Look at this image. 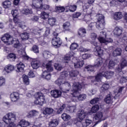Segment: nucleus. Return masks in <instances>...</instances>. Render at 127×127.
<instances>
[{"label":"nucleus","instance_id":"nucleus-1","mask_svg":"<svg viewBox=\"0 0 127 127\" xmlns=\"http://www.w3.org/2000/svg\"><path fill=\"white\" fill-rule=\"evenodd\" d=\"M81 89H82V85L79 82H74L72 86V93H71V95L73 97H75V98H77L78 100L79 101H84L86 98H87V95L85 94L79 95V91H81Z\"/></svg>","mask_w":127,"mask_h":127},{"label":"nucleus","instance_id":"nucleus-2","mask_svg":"<svg viewBox=\"0 0 127 127\" xmlns=\"http://www.w3.org/2000/svg\"><path fill=\"white\" fill-rule=\"evenodd\" d=\"M114 72L112 71H107L105 67H102L100 70V73L95 76V81L99 82L102 77H105L106 79H111L114 76Z\"/></svg>","mask_w":127,"mask_h":127},{"label":"nucleus","instance_id":"nucleus-3","mask_svg":"<svg viewBox=\"0 0 127 127\" xmlns=\"http://www.w3.org/2000/svg\"><path fill=\"white\" fill-rule=\"evenodd\" d=\"M97 22H96V27L98 29H104L105 28V16L102 14H98L96 15Z\"/></svg>","mask_w":127,"mask_h":127},{"label":"nucleus","instance_id":"nucleus-4","mask_svg":"<svg viewBox=\"0 0 127 127\" xmlns=\"http://www.w3.org/2000/svg\"><path fill=\"white\" fill-rule=\"evenodd\" d=\"M35 101L34 103L36 105H39L40 106H43V104L45 103V99L44 98V95L41 92H38L35 94Z\"/></svg>","mask_w":127,"mask_h":127},{"label":"nucleus","instance_id":"nucleus-5","mask_svg":"<svg viewBox=\"0 0 127 127\" xmlns=\"http://www.w3.org/2000/svg\"><path fill=\"white\" fill-rule=\"evenodd\" d=\"M78 118L76 119H73L74 122V124H82V122L83 120L86 118V116H87V114H86L85 112L83 110H80L78 111L77 114Z\"/></svg>","mask_w":127,"mask_h":127},{"label":"nucleus","instance_id":"nucleus-6","mask_svg":"<svg viewBox=\"0 0 127 127\" xmlns=\"http://www.w3.org/2000/svg\"><path fill=\"white\" fill-rule=\"evenodd\" d=\"M92 44L94 45L95 47L94 48V52L95 53V55L96 56H99V57H101L103 54H104V51L102 50L101 46L97 43L96 42H92Z\"/></svg>","mask_w":127,"mask_h":127},{"label":"nucleus","instance_id":"nucleus-7","mask_svg":"<svg viewBox=\"0 0 127 127\" xmlns=\"http://www.w3.org/2000/svg\"><path fill=\"white\" fill-rule=\"evenodd\" d=\"M52 44L56 47H60L61 44H62V41L59 37H54L52 40Z\"/></svg>","mask_w":127,"mask_h":127},{"label":"nucleus","instance_id":"nucleus-8","mask_svg":"<svg viewBox=\"0 0 127 127\" xmlns=\"http://www.w3.org/2000/svg\"><path fill=\"white\" fill-rule=\"evenodd\" d=\"M1 40L4 43H7L9 45L11 44V40H12V37L8 34H4L1 38Z\"/></svg>","mask_w":127,"mask_h":127},{"label":"nucleus","instance_id":"nucleus-9","mask_svg":"<svg viewBox=\"0 0 127 127\" xmlns=\"http://www.w3.org/2000/svg\"><path fill=\"white\" fill-rule=\"evenodd\" d=\"M104 116V115L103 114V113L101 112H99L97 113L95 116V120H97L98 121L97 122H96L95 125L93 126V127H95L96 125H98V123H100L101 121H104L105 119L103 118V117Z\"/></svg>","mask_w":127,"mask_h":127},{"label":"nucleus","instance_id":"nucleus-10","mask_svg":"<svg viewBox=\"0 0 127 127\" xmlns=\"http://www.w3.org/2000/svg\"><path fill=\"white\" fill-rule=\"evenodd\" d=\"M13 20L16 25H18L19 27H20L22 29L25 27V25H22L23 22L18 18V17H14Z\"/></svg>","mask_w":127,"mask_h":127},{"label":"nucleus","instance_id":"nucleus-11","mask_svg":"<svg viewBox=\"0 0 127 127\" xmlns=\"http://www.w3.org/2000/svg\"><path fill=\"white\" fill-rule=\"evenodd\" d=\"M10 98L12 102H16L19 100V93L18 92H13L10 95Z\"/></svg>","mask_w":127,"mask_h":127},{"label":"nucleus","instance_id":"nucleus-12","mask_svg":"<svg viewBox=\"0 0 127 127\" xmlns=\"http://www.w3.org/2000/svg\"><path fill=\"white\" fill-rule=\"evenodd\" d=\"M51 95L52 97H53L54 98H59L60 97H61L62 92L59 90L56 89L51 91Z\"/></svg>","mask_w":127,"mask_h":127},{"label":"nucleus","instance_id":"nucleus-13","mask_svg":"<svg viewBox=\"0 0 127 127\" xmlns=\"http://www.w3.org/2000/svg\"><path fill=\"white\" fill-rule=\"evenodd\" d=\"M119 63V60L117 59H115L114 60H111L108 64V67L109 69H112L115 65H117Z\"/></svg>","mask_w":127,"mask_h":127},{"label":"nucleus","instance_id":"nucleus-14","mask_svg":"<svg viewBox=\"0 0 127 127\" xmlns=\"http://www.w3.org/2000/svg\"><path fill=\"white\" fill-rule=\"evenodd\" d=\"M8 117L9 119V121L10 122V125L11 126V125H13V122L16 120V116H15V115H14L13 113H8L7 114Z\"/></svg>","mask_w":127,"mask_h":127},{"label":"nucleus","instance_id":"nucleus-15","mask_svg":"<svg viewBox=\"0 0 127 127\" xmlns=\"http://www.w3.org/2000/svg\"><path fill=\"white\" fill-rule=\"evenodd\" d=\"M122 49L121 48H117L113 51L112 55L114 57H118V56L122 55Z\"/></svg>","mask_w":127,"mask_h":127},{"label":"nucleus","instance_id":"nucleus-16","mask_svg":"<svg viewBox=\"0 0 127 127\" xmlns=\"http://www.w3.org/2000/svg\"><path fill=\"white\" fill-rule=\"evenodd\" d=\"M86 33L87 31H86V29H85V28H80L78 30V35H79L80 37H85Z\"/></svg>","mask_w":127,"mask_h":127},{"label":"nucleus","instance_id":"nucleus-17","mask_svg":"<svg viewBox=\"0 0 127 127\" xmlns=\"http://www.w3.org/2000/svg\"><path fill=\"white\" fill-rule=\"evenodd\" d=\"M127 60L126 59H122L121 60V68L120 69L119 68L118 69V71H119L120 74H122L123 72H122V69H123V68H125V67H127Z\"/></svg>","mask_w":127,"mask_h":127},{"label":"nucleus","instance_id":"nucleus-18","mask_svg":"<svg viewBox=\"0 0 127 127\" xmlns=\"http://www.w3.org/2000/svg\"><path fill=\"white\" fill-rule=\"evenodd\" d=\"M98 39L99 41H100V43H105V44H108V43H113V39L112 38H108L107 39V40H106L103 37H99Z\"/></svg>","mask_w":127,"mask_h":127},{"label":"nucleus","instance_id":"nucleus-19","mask_svg":"<svg viewBox=\"0 0 127 127\" xmlns=\"http://www.w3.org/2000/svg\"><path fill=\"white\" fill-rule=\"evenodd\" d=\"M52 61H49L46 64H43V66L46 68L48 72H52V71H53V67H52Z\"/></svg>","mask_w":127,"mask_h":127},{"label":"nucleus","instance_id":"nucleus-20","mask_svg":"<svg viewBox=\"0 0 127 127\" xmlns=\"http://www.w3.org/2000/svg\"><path fill=\"white\" fill-rule=\"evenodd\" d=\"M122 33H123V28L119 27H115V30L114 31V35H116V36H120L122 35Z\"/></svg>","mask_w":127,"mask_h":127},{"label":"nucleus","instance_id":"nucleus-21","mask_svg":"<svg viewBox=\"0 0 127 127\" xmlns=\"http://www.w3.org/2000/svg\"><path fill=\"white\" fill-rule=\"evenodd\" d=\"M31 66L33 69H38L39 68L40 63L39 61H37L36 59H34L31 62Z\"/></svg>","mask_w":127,"mask_h":127},{"label":"nucleus","instance_id":"nucleus-22","mask_svg":"<svg viewBox=\"0 0 127 127\" xmlns=\"http://www.w3.org/2000/svg\"><path fill=\"white\" fill-rule=\"evenodd\" d=\"M113 96H112L111 93L108 94L104 99V101L106 104H111L113 103Z\"/></svg>","mask_w":127,"mask_h":127},{"label":"nucleus","instance_id":"nucleus-23","mask_svg":"<svg viewBox=\"0 0 127 127\" xmlns=\"http://www.w3.org/2000/svg\"><path fill=\"white\" fill-rule=\"evenodd\" d=\"M102 65L103 59L99 58L95 61L94 66L96 68H99V67H101Z\"/></svg>","mask_w":127,"mask_h":127},{"label":"nucleus","instance_id":"nucleus-24","mask_svg":"<svg viewBox=\"0 0 127 127\" xmlns=\"http://www.w3.org/2000/svg\"><path fill=\"white\" fill-rule=\"evenodd\" d=\"M11 44H9V45H10L11 44H14V47L15 48H17L20 46V44L19 43V41L16 39H13L12 38V40H11L10 41Z\"/></svg>","mask_w":127,"mask_h":127},{"label":"nucleus","instance_id":"nucleus-25","mask_svg":"<svg viewBox=\"0 0 127 127\" xmlns=\"http://www.w3.org/2000/svg\"><path fill=\"white\" fill-rule=\"evenodd\" d=\"M24 64L21 62L19 63V64H17V72H23L24 70Z\"/></svg>","mask_w":127,"mask_h":127},{"label":"nucleus","instance_id":"nucleus-26","mask_svg":"<svg viewBox=\"0 0 127 127\" xmlns=\"http://www.w3.org/2000/svg\"><path fill=\"white\" fill-rule=\"evenodd\" d=\"M123 18V13L121 12H115L114 14V19L115 20H120Z\"/></svg>","mask_w":127,"mask_h":127},{"label":"nucleus","instance_id":"nucleus-27","mask_svg":"<svg viewBox=\"0 0 127 127\" xmlns=\"http://www.w3.org/2000/svg\"><path fill=\"white\" fill-rule=\"evenodd\" d=\"M59 122L57 119L50 121L49 123V127H56L58 126Z\"/></svg>","mask_w":127,"mask_h":127},{"label":"nucleus","instance_id":"nucleus-28","mask_svg":"<svg viewBox=\"0 0 127 127\" xmlns=\"http://www.w3.org/2000/svg\"><path fill=\"white\" fill-rule=\"evenodd\" d=\"M63 89L65 92H69L70 89H71V85L68 82L65 81L64 84L63 85Z\"/></svg>","mask_w":127,"mask_h":127},{"label":"nucleus","instance_id":"nucleus-29","mask_svg":"<svg viewBox=\"0 0 127 127\" xmlns=\"http://www.w3.org/2000/svg\"><path fill=\"white\" fill-rule=\"evenodd\" d=\"M54 110L52 108H46L43 111L44 115H52Z\"/></svg>","mask_w":127,"mask_h":127},{"label":"nucleus","instance_id":"nucleus-30","mask_svg":"<svg viewBox=\"0 0 127 127\" xmlns=\"http://www.w3.org/2000/svg\"><path fill=\"white\" fill-rule=\"evenodd\" d=\"M42 77L48 81L51 79V74L48 73L47 71L45 70L42 73Z\"/></svg>","mask_w":127,"mask_h":127},{"label":"nucleus","instance_id":"nucleus-31","mask_svg":"<svg viewBox=\"0 0 127 127\" xmlns=\"http://www.w3.org/2000/svg\"><path fill=\"white\" fill-rule=\"evenodd\" d=\"M65 9H68L70 12H74L77 9V5H69L65 6Z\"/></svg>","mask_w":127,"mask_h":127},{"label":"nucleus","instance_id":"nucleus-32","mask_svg":"<svg viewBox=\"0 0 127 127\" xmlns=\"http://www.w3.org/2000/svg\"><path fill=\"white\" fill-rule=\"evenodd\" d=\"M14 70V66L11 64H8L5 67V71L7 73H10V72L13 71Z\"/></svg>","mask_w":127,"mask_h":127},{"label":"nucleus","instance_id":"nucleus-33","mask_svg":"<svg viewBox=\"0 0 127 127\" xmlns=\"http://www.w3.org/2000/svg\"><path fill=\"white\" fill-rule=\"evenodd\" d=\"M84 61H79L77 63H74L73 65L75 68H81V67H83V65H84Z\"/></svg>","mask_w":127,"mask_h":127},{"label":"nucleus","instance_id":"nucleus-34","mask_svg":"<svg viewBox=\"0 0 127 127\" xmlns=\"http://www.w3.org/2000/svg\"><path fill=\"white\" fill-rule=\"evenodd\" d=\"M11 5V2L8 0H6L2 2V6L4 8H9Z\"/></svg>","mask_w":127,"mask_h":127},{"label":"nucleus","instance_id":"nucleus-35","mask_svg":"<svg viewBox=\"0 0 127 127\" xmlns=\"http://www.w3.org/2000/svg\"><path fill=\"white\" fill-rule=\"evenodd\" d=\"M65 80H63L62 78H60V77H59L55 81V83L58 85V86H61V85H64L65 83Z\"/></svg>","mask_w":127,"mask_h":127},{"label":"nucleus","instance_id":"nucleus-36","mask_svg":"<svg viewBox=\"0 0 127 127\" xmlns=\"http://www.w3.org/2000/svg\"><path fill=\"white\" fill-rule=\"evenodd\" d=\"M30 125L29 122L25 121V120H22L19 123V126L21 127H27Z\"/></svg>","mask_w":127,"mask_h":127},{"label":"nucleus","instance_id":"nucleus-37","mask_svg":"<svg viewBox=\"0 0 127 127\" xmlns=\"http://www.w3.org/2000/svg\"><path fill=\"white\" fill-rule=\"evenodd\" d=\"M72 56H73V55H71L70 54L65 55L63 60V62L68 63V61H70L71 57Z\"/></svg>","mask_w":127,"mask_h":127},{"label":"nucleus","instance_id":"nucleus-38","mask_svg":"<svg viewBox=\"0 0 127 127\" xmlns=\"http://www.w3.org/2000/svg\"><path fill=\"white\" fill-rule=\"evenodd\" d=\"M23 82L26 85H29V78L28 76L25 74H23L22 76Z\"/></svg>","mask_w":127,"mask_h":127},{"label":"nucleus","instance_id":"nucleus-39","mask_svg":"<svg viewBox=\"0 0 127 127\" xmlns=\"http://www.w3.org/2000/svg\"><path fill=\"white\" fill-rule=\"evenodd\" d=\"M62 118L65 122H68V121L71 119V116H70V115H67L66 113H63L62 115Z\"/></svg>","mask_w":127,"mask_h":127},{"label":"nucleus","instance_id":"nucleus-40","mask_svg":"<svg viewBox=\"0 0 127 127\" xmlns=\"http://www.w3.org/2000/svg\"><path fill=\"white\" fill-rule=\"evenodd\" d=\"M110 88V85L108 83H104L101 88V92L104 93V92H106L107 90Z\"/></svg>","mask_w":127,"mask_h":127},{"label":"nucleus","instance_id":"nucleus-41","mask_svg":"<svg viewBox=\"0 0 127 127\" xmlns=\"http://www.w3.org/2000/svg\"><path fill=\"white\" fill-rule=\"evenodd\" d=\"M117 79L118 80H119V82H120V83H126V82H127V77L121 76L120 75H118Z\"/></svg>","mask_w":127,"mask_h":127},{"label":"nucleus","instance_id":"nucleus-42","mask_svg":"<svg viewBox=\"0 0 127 127\" xmlns=\"http://www.w3.org/2000/svg\"><path fill=\"white\" fill-rule=\"evenodd\" d=\"M55 22H56V19L55 18L51 17L48 19V23L51 26L55 25Z\"/></svg>","mask_w":127,"mask_h":127},{"label":"nucleus","instance_id":"nucleus-43","mask_svg":"<svg viewBox=\"0 0 127 127\" xmlns=\"http://www.w3.org/2000/svg\"><path fill=\"white\" fill-rule=\"evenodd\" d=\"M67 76H68V72L67 71H63L61 72L59 78L65 81V80H66V77H67Z\"/></svg>","mask_w":127,"mask_h":127},{"label":"nucleus","instance_id":"nucleus-44","mask_svg":"<svg viewBox=\"0 0 127 127\" xmlns=\"http://www.w3.org/2000/svg\"><path fill=\"white\" fill-rule=\"evenodd\" d=\"M20 36L22 40H27L29 38V34L27 33H23L21 34Z\"/></svg>","mask_w":127,"mask_h":127},{"label":"nucleus","instance_id":"nucleus-45","mask_svg":"<svg viewBox=\"0 0 127 127\" xmlns=\"http://www.w3.org/2000/svg\"><path fill=\"white\" fill-rule=\"evenodd\" d=\"M3 122H4L5 124H8L9 127H11L10 125V123L9 122V118H8V115L6 114L2 118Z\"/></svg>","mask_w":127,"mask_h":127},{"label":"nucleus","instance_id":"nucleus-46","mask_svg":"<svg viewBox=\"0 0 127 127\" xmlns=\"http://www.w3.org/2000/svg\"><path fill=\"white\" fill-rule=\"evenodd\" d=\"M92 121L91 120H90L89 119L85 120L84 122H83L82 125L83 127H88V126H90V125H91Z\"/></svg>","mask_w":127,"mask_h":127},{"label":"nucleus","instance_id":"nucleus-47","mask_svg":"<svg viewBox=\"0 0 127 127\" xmlns=\"http://www.w3.org/2000/svg\"><path fill=\"white\" fill-rule=\"evenodd\" d=\"M40 17L42 19H46L49 17V14L45 12V11H43L41 13Z\"/></svg>","mask_w":127,"mask_h":127},{"label":"nucleus","instance_id":"nucleus-48","mask_svg":"<svg viewBox=\"0 0 127 127\" xmlns=\"http://www.w3.org/2000/svg\"><path fill=\"white\" fill-rule=\"evenodd\" d=\"M94 67L93 65H88L85 67V71H87V72H93L94 71Z\"/></svg>","mask_w":127,"mask_h":127},{"label":"nucleus","instance_id":"nucleus-49","mask_svg":"<svg viewBox=\"0 0 127 127\" xmlns=\"http://www.w3.org/2000/svg\"><path fill=\"white\" fill-rule=\"evenodd\" d=\"M40 9H43V10H48L49 8H50V6L49 5L47 4H40Z\"/></svg>","mask_w":127,"mask_h":127},{"label":"nucleus","instance_id":"nucleus-50","mask_svg":"<svg viewBox=\"0 0 127 127\" xmlns=\"http://www.w3.org/2000/svg\"><path fill=\"white\" fill-rule=\"evenodd\" d=\"M99 107L98 105H95L92 107L91 109V112L93 114H95L96 112H98V111H99Z\"/></svg>","mask_w":127,"mask_h":127},{"label":"nucleus","instance_id":"nucleus-51","mask_svg":"<svg viewBox=\"0 0 127 127\" xmlns=\"http://www.w3.org/2000/svg\"><path fill=\"white\" fill-rule=\"evenodd\" d=\"M36 115H37V111L32 110L28 114L27 117L28 118H32V117H34Z\"/></svg>","mask_w":127,"mask_h":127},{"label":"nucleus","instance_id":"nucleus-52","mask_svg":"<svg viewBox=\"0 0 127 127\" xmlns=\"http://www.w3.org/2000/svg\"><path fill=\"white\" fill-rule=\"evenodd\" d=\"M100 101V98L99 97H95L92 99L90 103L91 104V105H95V104H97L99 103V101Z\"/></svg>","mask_w":127,"mask_h":127},{"label":"nucleus","instance_id":"nucleus-53","mask_svg":"<svg viewBox=\"0 0 127 127\" xmlns=\"http://www.w3.org/2000/svg\"><path fill=\"white\" fill-rule=\"evenodd\" d=\"M79 74V71L77 70L71 71L69 72V75L70 77H77V75Z\"/></svg>","mask_w":127,"mask_h":127},{"label":"nucleus","instance_id":"nucleus-54","mask_svg":"<svg viewBox=\"0 0 127 127\" xmlns=\"http://www.w3.org/2000/svg\"><path fill=\"white\" fill-rule=\"evenodd\" d=\"M66 108V105L65 104H63L62 106H61L60 109L58 110L57 112V114H62L63 112V110Z\"/></svg>","mask_w":127,"mask_h":127},{"label":"nucleus","instance_id":"nucleus-55","mask_svg":"<svg viewBox=\"0 0 127 127\" xmlns=\"http://www.w3.org/2000/svg\"><path fill=\"white\" fill-rule=\"evenodd\" d=\"M22 13L23 14H29V13H32V10H30L29 9H24L22 10Z\"/></svg>","mask_w":127,"mask_h":127},{"label":"nucleus","instance_id":"nucleus-56","mask_svg":"<svg viewBox=\"0 0 127 127\" xmlns=\"http://www.w3.org/2000/svg\"><path fill=\"white\" fill-rule=\"evenodd\" d=\"M63 26L64 30H69V27H70V23L69 22H66L63 24Z\"/></svg>","mask_w":127,"mask_h":127},{"label":"nucleus","instance_id":"nucleus-57","mask_svg":"<svg viewBox=\"0 0 127 127\" xmlns=\"http://www.w3.org/2000/svg\"><path fill=\"white\" fill-rule=\"evenodd\" d=\"M84 18H85V21L87 24L90 23V21H91V19H92V18H91V15H86L84 17Z\"/></svg>","mask_w":127,"mask_h":127},{"label":"nucleus","instance_id":"nucleus-58","mask_svg":"<svg viewBox=\"0 0 127 127\" xmlns=\"http://www.w3.org/2000/svg\"><path fill=\"white\" fill-rule=\"evenodd\" d=\"M32 51L34 53H39V48L35 45L32 47Z\"/></svg>","mask_w":127,"mask_h":127},{"label":"nucleus","instance_id":"nucleus-59","mask_svg":"<svg viewBox=\"0 0 127 127\" xmlns=\"http://www.w3.org/2000/svg\"><path fill=\"white\" fill-rule=\"evenodd\" d=\"M42 29H39V28H36L35 29L33 30L32 33L34 34H37L41 33Z\"/></svg>","mask_w":127,"mask_h":127},{"label":"nucleus","instance_id":"nucleus-60","mask_svg":"<svg viewBox=\"0 0 127 127\" xmlns=\"http://www.w3.org/2000/svg\"><path fill=\"white\" fill-rule=\"evenodd\" d=\"M78 48V44H77V43H72L70 47V50H72L73 51V50H75V49H77V48Z\"/></svg>","mask_w":127,"mask_h":127},{"label":"nucleus","instance_id":"nucleus-61","mask_svg":"<svg viewBox=\"0 0 127 127\" xmlns=\"http://www.w3.org/2000/svg\"><path fill=\"white\" fill-rule=\"evenodd\" d=\"M56 9L58 12H63L65 10V8L63 6L56 7Z\"/></svg>","mask_w":127,"mask_h":127},{"label":"nucleus","instance_id":"nucleus-62","mask_svg":"<svg viewBox=\"0 0 127 127\" xmlns=\"http://www.w3.org/2000/svg\"><path fill=\"white\" fill-rule=\"evenodd\" d=\"M8 59H12V61H14V60H15V59H16V56L14 54H10L8 56Z\"/></svg>","mask_w":127,"mask_h":127},{"label":"nucleus","instance_id":"nucleus-63","mask_svg":"<svg viewBox=\"0 0 127 127\" xmlns=\"http://www.w3.org/2000/svg\"><path fill=\"white\" fill-rule=\"evenodd\" d=\"M54 67L58 71H61V70H62V66H61L59 64H55Z\"/></svg>","mask_w":127,"mask_h":127},{"label":"nucleus","instance_id":"nucleus-64","mask_svg":"<svg viewBox=\"0 0 127 127\" xmlns=\"http://www.w3.org/2000/svg\"><path fill=\"white\" fill-rule=\"evenodd\" d=\"M36 2L37 4L39 3V2H42V0H33V5H35L36 7H38V6H39V5H38V4H36Z\"/></svg>","mask_w":127,"mask_h":127}]
</instances>
